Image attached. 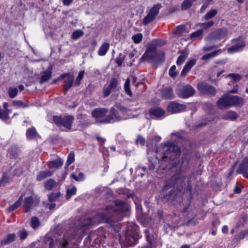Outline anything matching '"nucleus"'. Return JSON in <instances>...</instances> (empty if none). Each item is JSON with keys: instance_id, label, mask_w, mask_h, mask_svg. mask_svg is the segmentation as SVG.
<instances>
[{"instance_id": "obj_1", "label": "nucleus", "mask_w": 248, "mask_h": 248, "mask_svg": "<svg viewBox=\"0 0 248 248\" xmlns=\"http://www.w3.org/2000/svg\"><path fill=\"white\" fill-rule=\"evenodd\" d=\"M243 100L238 96H230L224 94L217 102V105L219 109H227L232 106H241L243 104Z\"/></svg>"}, {"instance_id": "obj_2", "label": "nucleus", "mask_w": 248, "mask_h": 248, "mask_svg": "<svg viewBox=\"0 0 248 248\" xmlns=\"http://www.w3.org/2000/svg\"><path fill=\"white\" fill-rule=\"evenodd\" d=\"M139 238L140 234L137 227L132 225L128 226L125 232L124 244L128 246H134L137 243Z\"/></svg>"}, {"instance_id": "obj_3", "label": "nucleus", "mask_w": 248, "mask_h": 248, "mask_svg": "<svg viewBox=\"0 0 248 248\" xmlns=\"http://www.w3.org/2000/svg\"><path fill=\"white\" fill-rule=\"evenodd\" d=\"M108 110L106 108H97L92 112L93 117L95 118L96 121L105 124L111 123L113 119L111 115H108L105 117L108 113Z\"/></svg>"}, {"instance_id": "obj_4", "label": "nucleus", "mask_w": 248, "mask_h": 248, "mask_svg": "<svg viewBox=\"0 0 248 248\" xmlns=\"http://www.w3.org/2000/svg\"><path fill=\"white\" fill-rule=\"evenodd\" d=\"M69 237L64 234L62 238H60L55 241L51 240L49 242V248H73Z\"/></svg>"}, {"instance_id": "obj_5", "label": "nucleus", "mask_w": 248, "mask_h": 248, "mask_svg": "<svg viewBox=\"0 0 248 248\" xmlns=\"http://www.w3.org/2000/svg\"><path fill=\"white\" fill-rule=\"evenodd\" d=\"M129 209V206L128 204L121 201H116L114 207H112L111 206H107L105 210L103 213L106 214L108 215V218L109 217L108 214L113 211L122 212L127 211Z\"/></svg>"}, {"instance_id": "obj_6", "label": "nucleus", "mask_w": 248, "mask_h": 248, "mask_svg": "<svg viewBox=\"0 0 248 248\" xmlns=\"http://www.w3.org/2000/svg\"><path fill=\"white\" fill-rule=\"evenodd\" d=\"M54 122L59 126H64L68 130L71 129L72 123L74 121V118L73 116L68 115L63 117L61 116H54Z\"/></svg>"}, {"instance_id": "obj_7", "label": "nucleus", "mask_w": 248, "mask_h": 248, "mask_svg": "<svg viewBox=\"0 0 248 248\" xmlns=\"http://www.w3.org/2000/svg\"><path fill=\"white\" fill-rule=\"evenodd\" d=\"M108 220V215L103 212H99L93 218H87L85 220L81 225V227L83 229L90 225L94 224L97 222H102Z\"/></svg>"}, {"instance_id": "obj_8", "label": "nucleus", "mask_w": 248, "mask_h": 248, "mask_svg": "<svg viewBox=\"0 0 248 248\" xmlns=\"http://www.w3.org/2000/svg\"><path fill=\"white\" fill-rule=\"evenodd\" d=\"M116 107L121 111V113L123 114L122 116H121L118 114V111L114 109V108H111L110 114L108 115H111L112 117V119L111 120V123H113L115 121H120L123 120H125L127 119V117L124 116V115L125 113H127L129 110L127 108L122 106L120 104H116Z\"/></svg>"}, {"instance_id": "obj_9", "label": "nucleus", "mask_w": 248, "mask_h": 248, "mask_svg": "<svg viewBox=\"0 0 248 248\" xmlns=\"http://www.w3.org/2000/svg\"><path fill=\"white\" fill-rule=\"evenodd\" d=\"M162 6L160 3L154 5L149 11L147 15L143 18L142 23L146 25L152 22L159 13Z\"/></svg>"}, {"instance_id": "obj_10", "label": "nucleus", "mask_w": 248, "mask_h": 248, "mask_svg": "<svg viewBox=\"0 0 248 248\" xmlns=\"http://www.w3.org/2000/svg\"><path fill=\"white\" fill-rule=\"evenodd\" d=\"M162 153L164 155L172 154V155L176 157L180 154V149L178 146L172 142H170L164 145ZM164 157H168V156L164 155Z\"/></svg>"}, {"instance_id": "obj_11", "label": "nucleus", "mask_w": 248, "mask_h": 248, "mask_svg": "<svg viewBox=\"0 0 248 248\" xmlns=\"http://www.w3.org/2000/svg\"><path fill=\"white\" fill-rule=\"evenodd\" d=\"M156 48L154 46H148L147 50L140 59V62L150 61L155 62L156 56Z\"/></svg>"}, {"instance_id": "obj_12", "label": "nucleus", "mask_w": 248, "mask_h": 248, "mask_svg": "<svg viewBox=\"0 0 248 248\" xmlns=\"http://www.w3.org/2000/svg\"><path fill=\"white\" fill-rule=\"evenodd\" d=\"M227 34V31L226 30L219 29L209 34L207 37V39L210 42H213L223 39Z\"/></svg>"}, {"instance_id": "obj_13", "label": "nucleus", "mask_w": 248, "mask_h": 248, "mask_svg": "<svg viewBox=\"0 0 248 248\" xmlns=\"http://www.w3.org/2000/svg\"><path fill=\"white\" fill-rule=\"evenodd\" d=\"M186 108L185 104H180L176 102H170L167 107V110L171 113H180Z\"/></svg>"}, {"instance_id": "obj_14", "label": "nucleus", "mask_w": 248, "mask_h": 248, "mask_svg": "<svg viewBox=\"0 0 248 248\" xmlns=\"http://www.w3.org/2000/svg\"><path fill=\"white\" fill-rule=\"evenodd\" d=\"M64 78H66V79L64 81L63 89V91L66 92L72 86L74 82V77L70 74L66 73L61 75L58 78V79H62Z\"/></svg>"}, {"instance_id": "obj_15", "label": "nucleus", "mask_w": 248, "mask_h": 248, "mask_svg": "<svg viewBox=\"0 0 248 248\" xmlns=\"http://www.w3.org/2000/svg\"><path fill=\"white\" fill-rule=\"evenodd\" d=\"M236 172L242 174L246 178H248V157H246L240 163Z\"/></svg>"}, {"instance_id": "obj_16", "label": "nucleus", "mask_w": 248, "mask_h": 248, "mask_svg": "<svg viewBox=\"0 0 248 248\" xmlns=\"http://www.w3.org/2000/svg\"><path fill=\"white\" fill-rule=\"evenodd\" d=\"M120 89L121 87L119 86L116 78H112L110 79L108 86L106 88L104 93L119 92Z\"/></svg>"}, {"instance_id": "obj_17", "label": "nucleus", "mask_w": 248, "mask_h": 248, "mask_svg": "<svg viewBox=\"0 0 248 248\" xmlns=\"http://www.w3.org/2000/svg\"><path fill=\"white\" fill-rule=\"evenodd\" d=\"M197 88L201 93H215L216 91L214 87L203 82L198 84Z\"/></svg>"}, {"instance_id": "obj_18", "label": "nucleus", "mask_w": 248, "mask_h": 248, "mask_svg": "<svg viewBox=\"0 0 248 248\" xmlns=\"http://www.w3.org/2000/svg\"><path fill=\"white\" fill-rule=\"evenodd\" d=\"M245 46L244 42L241 39L236 40V43L228 48L229 53H233L241 51Z\"/></svg>"}, {"instance_id": "obj_19", "label": "nucleus", "mask_w": 248, "mask_h": 248, "mask_svg": "<svg viewBox=\"0 0 248 248\" xmlns=\"http://www.w3.org/2000/svg\"><path fill=\"white\" fill-rule=\"evenodd\" d=\"M197 61L195 59H192L189 60L185 65L181 73L182 77H185L187 73L191 70L192 67L196 63Z\"/></svg>"}, {"instance_id": "obj_20", "label": "nucleus", "mask_w": 248, "mask_h": 248, "mask_svg": "<svg viewBox=\"0 0 248 248\" xmlns=\"http://www.w3.org/2000/svg\"><path fill=\"white\" fill-rule=\"evenodd\" d=\"M145 233L146 234V240L148 244L155 248V239L156 235L155 234H153L152 232H151V230L149 229H146L145 230Z\"/></svg>"}, {"instance_id": "obj_21", "label": "nucleus", "mask_w": 248, "mask_h": 248, "mask_svg": "<svg viewBox=\"0 0 248 248\" xmlns=\"http://www.w3.org/2000/svg\"><path fill=\"white\" fill-rule=\"evenodd\" d=\"M34 201L31 196L24 199L23 207L26 212L29 211L33 206Z\"/></svg>"}, {"instance_id": "obj_22", "label": "nucleus", "mask_w": 248, "mask_h": 248, "mask_svg": "<svg viewBox=\"0 0 248 248\" xmlns=\"http://www.w3.org/2000/svg\"><path fill=\"white\" fill-rule=\"evenodd\" d=\"M149 113L155 117H160L165 114V111L161 108L154 107L150 109Z\"/></svg>"}, {"instance_id": "obj_23", "label": "nucleus", "mask_w": 248, "mask_h": 248, "mask_svg": "<svg viewBox=\"0 0 248 248\" xmlns=\"http://www.w3.org/2000/svg\"><path fill=\"white\" fill-rule=\"evenodd\" d=\"M53 172L51 170H42L39 172L36 176V180L41 181L53 174Z\"/></svg>"}, {"instance_id": "obj_24", "label": "nucleus", "mask_w": 248, "mask_h": 248, "mask_svg": "<svg viewBox=\"0 0 248 248\" xmlns=\"http://www.w3.org/2000/svg\"><path fill=\"white\" fill-rule=\"evenodd\" d=\"M51 69H48L45 71L41 75L40 78V82L42 84L47 82L51 77Z\"/></svg>"}, {"instance_id": "obj_25", "label": "nucleus", "mask_w": 248, "mask_h": 248, "mask_svg": "<svg viewBox=\"0 0 248 248\" xmlns=\"http://www.w3.org/2000/svg\"><path fill=\"white\" fill-rule=\"evenodd\" d=\"M62 161L61 159H57L49 162L48 167L50 169L59 168L62 165Z\"/></svg>"}, {"instance_id": "obj_26", "label": "nucleus", "mask_w": 248, "mask_h": 248, "mask_svg": "<svg viewBox=\"0 0 248 248\" xmlns=\"http://www.w3.org/2000/svg\"><path fill=\"white\" fill-rule=\"evenodd\" d=\"M16 235L15 233L9 234L5 238L2 239L0 243L1 245H5L13 242Z\"/></svg>"}, {"instance_id": "obj_27", "label": "nucleus", "mask_w": 248, "mask_h": 248, "mask_svg": "<svg viewBox=\"0 0 248 248\" xmlns=\"http://www.w3.org/2000/svg\"><path fill=\"white\" fill-rule=\"evenodd\" d=\"M109 47V44L108 43H104L100 47L98 51V54L99 56H104Z\"/></svg>"}, {"instance_id": "obj_28", "label": "nucleus", "mask_w": 248, "mask_h": 248, "mask_svg": "<svg viewBox=\"0 0 248 248\" xmlns=\"http://www.w3.org/2000/svg\"><path fill=\"white\" fill-rule=\"evenodd\" d=\"M238 117V115L234 111H230L228 112L226 114L222 116V119L224 120H234L236 119Z\"/></svg>"}, {"instance_id": "obj_29", "label": "nucleus", "mask_w": 248, "mask_h": 248, "mask_svg": "<svg viewBox=\"0 0 248 248\" xmlns=\"http://www.w3.org/2000/svg\"><path fill=\"white\" fill-rule=\"evenodd\" d=\"M37 135V132L34 127L29 128L26 132V136L28 139H32Z\"/></svg>"}, {"instance_id": "obj_30", "label": "nucleus", "mask_w": 248, "mask_h": 248, "mask_svg": "<svg viewBox=\"0 0 248 248\" xmlns=\"http://www.w3.org/2000/svg\"><path fill=\"white\" fill-rule=\"evenodd\" d=\"M156 54L155 62L158 63L163 62L165 59V53L163 51L156 50Z\"/></svg>"}, {"instance_id": "obj_31", "label": "nucleus", "mask_w": 248, "mask_h": 248, "mask_svg": "<svg viewBox=\"0 0 248 248\" xmlns=\"http://www.w3.org/2000/svg\"><path fill=\"white\" fill-rule=\"evenodd\" d=\"M22 197L23 196H21L19 198L18 200L14 204L9 207L7 209L8 212H11L19 207L22 202Z\"/></svg>"}, {"instance_id": "obj_32", "label": "nucleus", "mask_w": 248, "mask_h": 248, "mask_svg": "<svg viewBox=\"0 0 248 248\" xmlns=\"http://www.w3.org/2000/svg\"><path fill=\"white\" fill-rule=\"evenodd\" d=\"M57 185V183L52 179H48L45 183V187L47 190H51Z\"/></svg>"}, {"instance_id": "obj_33", "label": "nucleus", "mask_w": 248, "mask_h": 248, "mask_svg": "<svg viewBox=\"0 0 248 248\" xmlns=\"http://www.w3.org/2000/svg\"><path fill=\"white\" fill-rule=\"evenodd\" d=\"M221 52V49H218L216 51H214L210 53L206 54L204 55H203L202 59V60H206L211 58H212L216 56H217L218 54L220 53Z\"/></svg>"}, {"instance_id": "obj_34", "label": "nucleus", "mask_w": 248, "mask_h": 248, "mask_svg": "<svg viewBox=\"0 0 248 248\" xmlns=\"http://www.w3.org/2000/svg\"><path fill=\"white\" fill-rule=\"evenodd\" d=\"M202 29L198 30L190 34V38L192 40H194L198 38H201L202 37Z\"/></svg>"}, {"instance_id": "obj_35", "label": "nucleus", "mask_w": 248, "mask_h": 248, "mask_svg": "<svg viewBox=\"0 0 248 248\" xmlns=\"http://www.w3.org/2000/svg\"><path fill=\"white\" fill-rule=\"evenodd\" d=\"M196 0H185L181 5V8L182 10H187L189 8L193 2Z\"/></svg>"}, {"instance_id": "obj_36", "label": "nucleus", "mask_w": 248, "mask_h": 248, "mask_svg": "<svg viewBox=\"0 0 248 248\" xmlns=\"http://www.w3.org/2000/svg\"><path fill=\"white\" fill-rule=\"evenodd\" d=\"M187 55L188 54L186 52H183L178 58V59L176 61L177 64L178 65L182 64L187 58Z\"/></svg>"}, {"instance_id": "obj_37", "label": "nucleus", "mask_w": 248, "mask_h": 248, "mask_svg": "<svg viewBox=\"0 0 248 248\" xmlns=\"http://www.w3.org/2000/svg\"><path fill=\"white\" fill-rule=\"evenodd\" d=\"M61 196V193L60 192L57 193H52L48 195V200L51 202H55L57 199Z\"/></svg>"}, {"instance_id": "obj_38", "label": "nucleus", "mask_w": 248, "mask_h": 248, "mask_svg": "<svg viewBox=\"0 0 248 248\" xmlns=\"http://www.w3.org/2000/svg\"><path fill=\"white\" fill-rule=\"evenodd\" d=\"M40 222L38 218L36 217H33L31 218V226L33 228L35 229L39 227Z\"/></svg>"}, {"instance_id": "obj_39", "label": "nucleus", "mask_w": 248, "mask_h": 248, "mask_svg": "<svg viewBox=\"0 0 248 248\" xmlns=\"http://www.w3.org/2000/svg\"><path fill=\"white\" fill-rule=\"evenodd\" d=\"M83 35V31L80 30L75 31L72 34V38L74 40H77L79 38Z\"/></svg>"}, {"instance_id": "obj_40", "label": "nucleus", "mask_w": 248, "mask_h": 248, "mask_svg": "<svg viewBox=\"0 0 248 248\" xmlns=\"http://www.w3.org/2000/svg\"><path fill=\"white\" fill-rule=\"evenodd\" d=\"M77 192V188L73 186L71 189H68L66 192V199L69 200L73 195H75Z\"/></svg>"}, {"instance_id": "obj_41", "label": "nucleus", "mask_w": 248, "mask_h": 248, "mask_svg": "<svg viewBox=\"0 0 248 248\" xmlns=\"http://www.w3.org/2000/svg\"><path fill=\"white\" fill-rule=\"evenodd\" d=\"M217 11L215 9L212 10L210 11L209 12H208L205 16H204V19L205 20H208L212 18H213L214 16H215L217 14Z\"/></svg>"}, {"instance_id": "obj_42", "label": "nucleus", "mask_w": 248, "mask_h": 248, "mask_svg": "<svg viewBox=\"0 0 248 248\" xmlns=\"http://www.w3.org/2000/svg\"><path fill=\"white\" fill-rule=\"evenodd\" d=\"M182 93H195V90L190 85H185L183 88Z\"/></svg>"}, {"instance_id": "obj_43", "label": "nucleus", "mask_w": 248, "mask_h": 248, "mask_svg": "<svg viewBox=\"0 0 248 248\" xmlns=\"http://www.w3.org/2000/svg\"><path fill=\"white\" fill-rule=\"evenodd\" d=\"M12 103L14 106L19 108H26L28 107V105L21 100H14Z\"/></svg>"}, {"instance_id": "obj_44", "label": "nucleus", "mask_w": 248, "mask_h": 248, "mask_svg": "<svg viewBox=\"0 0 248 248\" xmlns=\"http://www.w3.org/2000/svg\"><path fill=\"white\" fill-rule=\"evenodd\" d=\"M71 177L77 181H81L84 179V174L82 172H80L78 176L74 173L71 175Z\"/></svg>"}, {"instance_id": "obj_45", "label": "nucleus", "mask_w": 248, "mask_h": 248, "mask_svg": "<svg viewBox=\"0 0 248 248\" xmlns=\"http://www.w3.org/2000/svg\"><path fill=\"white\" fill-rule=\"evenodd\" d=\"M214 24V22L212 20L208 21L207 22L200 23L199 25L202 27L203 29L207 30L211 27Z\"/></svg>"}, {"instance_id": "obj_46", "label": "nucleus", "mask_w": 248, "mask_h": 248, "mask_svg": "<svg viewBox=\"0 0 248 248\" xmlns=\"http://www.w3.org/2000/svg\"><path fill=\"white\" fill-rule=\"evenodd\" d=\"M132 38L135 43L138 44L141 41L142 35L141 33H137L133 35Z\"/></svg>"}, {"instance_id": "obj_47", "label": "nucleus", "mask_w": 248, "mask_h": 248, "mask_svg": "<svg viewBox=\"0 0 248 248\" xmlns=\"http://www.w3.org/2000/svg\"><path fill=\"white\" fill-rule=\"evenodd\" d=\"M74 160H75V154H74V152H71L69 153V154L68 156L67 160L66 161V165L68 166L71 164H72L74 161Z\"/></svg>"}, {"instance_id": "obj_48", "label": "nucleus", "mask_w": 248, "mask_h": 248, "mask_svg": "<svg viewBox=\"0 0 248 248\" xmlns=\"http://www.w3.org/2000/svg\"><path fill=\"white\" fill-rule=\"evenodd\" d=\"M175 70H176V66L174 65L171 66V67L170 68V69H169V76L171 78H174L177 75V72L176 71H175Z\"/></svg>"}, {"instance_id": "obj_49", "label": "nucleus", "mask_w": 248, "mask_h": 248, "mask_svg": "<svg viewBox=\"0 0 248 248\" xmlns=\"http://www.w3.org/2000/svg\"><path fill=\"white\" fill-rule=\"evenodd\" d=\"M84 74V71H81L79 72L78 76L76 78V81L75 82V85L78 86L80 83L81 81L82 80L83 76Z\"/></svg>"}, {"instance_id": "obj_50", "label": "nucleus", "mask_w": 248, "mask_h": 248, "mask_svg": "<svg viewBox=\"0 0 248 248\" xmlns=\"http://www.w3.org/2000/svg\"><path fill=\"white\" fill-rule=\"evenodd\" d=\"M227 77L231 78L234 82H237L241 79L242 77L238 74H230Z\"/></svg>"}, {"instance_id": "obj_51", "label": "nucleus", "mask_w": 248, "mask_h": 248, "mask_svg": "<svg viewBox=\"0 0 248 248\" xmlns=\"http://www.w3.org/2000/svg\"><path fill=\"white\" fill-rule=\"evenodd\" d=\"M0 118L2 120H7L9 119V115L7 112L0 108Z\"/></svg>"}, {"instance_id": "obj_52", "label": "nucleus", "mask_w": 248, "mask_h": 248, "mask_svg": "<svg viewBox=\"0 0 248 248\" xmlns=\"http://www.w3.org/2000/svg\"><path fill=\"white\" fill-rule=\"evenodd\" d=\"M18 235L21 240H24L28 235V233L25 229H23L19 232Z\"/></svg>"}, {"instance_id": "obj_53", "label": "nucleus", "mask_w": 248, "mask_h": 248, "mask_svg": "<svg viewBox=\"0 0 248 248\" xmlns=\"http://www.w3.org/2000/svg\"><path fill=\"white\" fill-rule=\"evenodd\" d=\"M124 88L126 93H131L130 89V80L127 78L124 83Z\"/></svg>"}, {"instance_id": "obj_54", "label": "nucleus", "mask_w": 248, "mask_h": 248, "mask_svg": "<svg viewBox=\"0 0 248 248\" xmlns=\"http://www.w3.org/2000/svg\"><path fill=\"white\" fill-rule=\"evenodd\" d=\"M136 143L137 144H140L141 145H144L145 143V140L140 135H138L136 140Z\"/></svg>"}, {"instance_id": "obj_55", "label": "nucleus", "mask_w": 248, "mask_h": 248, "mask_svg": "<svg viewBox=\"0 0 248 248\" xmlns=\"http://www.w3.org/2000/svg\"><path fill=\"white\" fill-rule=\"evenodd\" d=\"M222 44H220L218 45H213L209 46H205L203 47V49L204 51H210L214 48H217L218 47L220 46Z\"/></svg>"}, {"instance_id": "obj_56", "label": "nucleus", "mask_w": 248, "mask_h": 248, "mask_svg": "<svg viewBox=\"0 0 248 248\" xmlns=\"http://www.w3.org/2000/svg\"><path fill=\"white\" fill-rule=\"evenodd\" d=\"M124 61V57L122 54H120L119 57L116 59V62L119 66H121Z\"/></svg>"}, {"instance_id": "obj_57", "label": "nucleus", "mask_w": 248, "mask_h": 248, "mask_svg": "<svg viewBox=\"0 0 248 248\" xmlns=\"http://www.w3.org/2000/svg\"><path fill=\"white\" fill-rule=\"evenodd\" d=\"M173 98V94H163L162 95V98L164 99H171Z\"/></svg>"}, {"instance_id": "obj_58", "label": "nucleus", "mask_w": 248, "mask_h": 248, "mask_svg": "<svg viewBox=\"0 0 248 248\" xmlns=\"http://www.w3.org/2000/svg\"><path fill=\"white\" fill-rule=\"evenodd\" d=\"M136 54L137 51L136 50H133L131 52L129 53L128 57L130 59L132 60V62L135 61V60L133 59V58Z\"/></svg>"}, {"instance_id": "obj_59", "label": "nucleus", "mask_w": 248, "mask_h": 248, "mask_svg": "<svg viewBox=\"0 0 248 248\" xmlns=\"http://www.w3.org/2000/svg\"><path fill=\"white\" fill-rule=\"evenodd\" d=\"M193 94H179V97L181 98H187L191 97Z\"/></svg>"}, {"instance_id": "obj_60", "label": "nucleus", "mask_w": 248, "mask_h": 248, "mask_svg": "<svg viewBox=\"0 0 248 248\" xmlns=\"http://www.w3.org/2000/svg\"><path fill=\"white\" fill-rule=\"evenodd\" d=\"M18 92V88L16 87H12L9 89L8 93H17Z\"/></svg>"}, {"instance_id": "obj_61", "label": "nucleus", "mask_w": 248, "mask_h": 248, "mask_svg": "<svg viewBox=\"0 0 248 248\" xmlns=\"http://www.w3.org/2000/svg\"><path fill=\"white\" fill-rule=\"evenodd\" d=\"M73 0H62L63 4L65 6H69L73 2Z\"/></svg>"}, {"instance_id": "obj_62", "label": "nucleus", "mask_w": 248, "mask_h": 248, "mask_svg": "<svg viewBox=\"0 0 248 248\" xmlns=\"http://www.w3.org/2000/svg\"><path fill=\"white\" fill-rule=\"evenodd\" d=\"M176 29L177 31H180V32H182L185 30V27L183 25L178 26Z\"/></svg>"}, {"instance_id": "obj_63", "label": "nucleus", "mask_w": 248, "mask_h": 248, "mask_svg": "<svg viewBox=\"0 0 248 248\" xmlns=\"http://www.w3.org/2000/svg\"><path fill=\"white\" fill-rule=\"evenodd\" d=\"M172 191L171 190H170V191H169V195H166L164 197V198H165L166 200H170V197L171 196V195H172Z\"/></svg>"}, {"instance_id": "obj_64", "label": "nucleus", "mask_w": 248, "mask_h": 248, "mask_svg": "<svg viewBox=\"0 0 248 248\" xmlns=\"http://www.w3.org/2000/svg\"><path fill=\"white\" fill-rule=\"evenodd\" d=\"M228 231V227L227 226H224L222 229V232L224 233H226Z\"/></svg>"}]
</instances>
